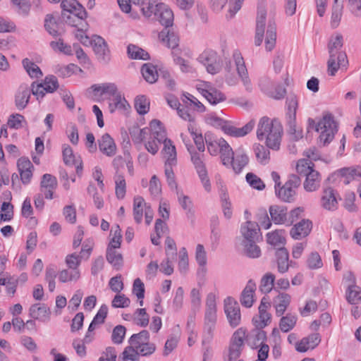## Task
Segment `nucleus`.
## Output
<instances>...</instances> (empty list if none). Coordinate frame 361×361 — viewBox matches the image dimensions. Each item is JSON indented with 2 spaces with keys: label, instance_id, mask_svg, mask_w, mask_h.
Segmentation results:
<instances>
[{
  "label": "nucleus",
  "instance_id": "f257e3e1",
  "mask_svg": "<svg viewBox=\"0 0 361 361\" xmlns=\"http://www.w3.org/2000/svg\"><path fill=\"white\" fill-rule=\"evenodd\" d=\"M283 126L277 119H270L267 116L261 118L257 129L259 140H265L267 147L274 150L280 147Z\"/></svg>",
  "mask_w": 361,
  "mask_h": 361
},
{
  "label": "nucleus",
  "instance_id": "f03ea898",
  "mask_svg": "<svg viewBox=\"0 0 361 361\" xmlns=\"http://www.w3.org/2000/svg\"><path fill=\"white\" fill-rule=\"evenodd\" d=\"M342 47L343 36L341 34H337L335 37H331L328 44L329 53L328 72L331 75H334L340 67L346 66L348 64L346 54L340 51Z\"/></svg>",
  "mask_w": 361,
  "mask_h": 361
},
{
  "label": "nucleus",
  "instance_id": "7ed1b4c3",
  "mask_svg": "<svg viewBox=\"0 0 361 361\" xmlns=\"http://www.w3.org/2000/svg\"><path fill=\"white\" fill-rule=\"evenodd\" d=\"M205 119L207 123L216 128H221L226 134L235 137L246 135L252 131L255 126V122L250 121L242 128H236L232 126L228 121L217 116L215 114L207 115Z\"/></svg>",
  "mask_w": 361,
  "mask_h": 361
},
{
  "label": "nucleus",
  "instance_id": "20e7f679",
  "mask_svg": "<svg viewBox=\"0 0 361 361\" xmlns=\"http://www.w3.org/2000/svg\"><path fill=\"white\" fill-rule=\"evenodd\" d=\"M216 311V296L214 293H209L206 298V308L204 318V331L208 340H211L213 337L217 321Z\"/></svg>",
  "mask_w": 361,
  "mask_h": 361
},
{
  "label": "nucleus",
  "instance_id": "39448f33",
  "mask_svg": "<svg viewBox=\"0 0 361 361\" xmlns=\"http://www.w3.org/2000/svg\"><path fill=\"white\" fill-rule=\"evenodd\" d=\"M316 131L320 133L319 137V143L323 145L329 144L334 137L338 131L337 123L331 114H325L315 126Z\"/></svg>",
  "mask_w": 361,
  "mask_h": 361
},
{
  "label": "nucleus",
  "instance_id": "423d86ee",
  "mask_svg": "<svg viewBox=\"0 0 361 361\" xmlns=\"http://www.w3.org/2000/svg\"><path fill=\"white\" fill-rule=\"evenodd\" d=\"M300 183L301 180L299 176L291 175L281 188H276V194L279 199L284 202H293L296 195V189L300 185Z\"/></svg>",
  "mask_w": 361,
  "mask_h": 361
},
{
  "label": "nucleus",
  "instance_id": "0eeeda50",
  "mask_svg": "<svg viewBox=\"0 0 361 361\" xmlns=\"http://www.w3.org/2000/svg\"><path fill=\"white\" fill-rule=\"evenodd\" d=\"M245 334L246 331L243 328L233 333L228 348V358L225 361H235L240 357L244 346Z\"/></svg>",
  "mask_w": 361,
  "mask_h": 361
},
{
  "label": "nucleus",
  "instance_id": "6e6552de",
  "mask_svg": "<svg viewBox=\"0 0 361 361\" xmlns=\"http://www.w3.org/2000/svg\"><path fill=\"white\" fill-rule=\"evenodd\" d=\"M224 312L229 325L232 328L238 326L241 322L240 308L238 302L232 297H227L224 300Z\"/></svg>",
  "mask_w": 361,
  "mask_h": 361
},
{
  "label": "nucleus",
  "instance_id": "1a4fd4ad",
  "mask_svg": "<svg viewBox=\"0 0 361 361\" xmlns=\"http://www.w3.org/2000/svg\"><path fill=\"white\" fill-rule=\"evenodd\" d=\"M198 61L205 66L209 73L214 75L221 70L218 55L213 50L204 51L199 56Z\"/></svg>",
  "mask_w": 361,
  "mask_h": 361
},
{
  "label": "nucleus",
  "instance_id": "9d476101",
  "mask_svg": "<svg viewBox=\"0 0 361 361\" xmlns=\"http://www.w3.org/2000/svg\"><path fill=\"white\" fill-rule=\"evenodd\" d=\"M61 16L65 23L72 27L81 30H87L88 28V24L86 21L87 13L85 8L72 13L62 12Z\"/></svg>",
  "mask_w": 361,
  "mask_h": 361
},
{
  "label": "nucleus",
  "instance_id": "9b49d317",
  "mask_svg": "<svg viewBox=\"0 0 361 361\" xmlns=\"http://www.w3.org/2000/svg\"><path fill=\"white\" fill-rule=\"evenodd\" d=\"M153 13L159 22L165 27L164 28H169L172 26L173 13L166 4L159 2L155 4Z\"/></svg>",
  "mask_w": 361,
  "mask_h": 361
},
{
  "label": "nucleus",
  "instance_id": "f8f14e48",
  "mask_svg": "<svg viewBox=\"0 0 361 361\" xmlns=\"http://www.w3.org/2000/svg\"><path fill=\"white\" fill-rule=\"evenodd\" d=\"M240 233L243 238L242 241L258 240L261 238L260 228L257 223L247 221L242 224Z\"/></svg>",
  "mask_w": 361,
  "mask_h": 361
},
{
  "label": "nucleus",
  "instance_id": "ddd939ff",
  "mask_svg": "<svg viewBox=\"0 0 361 361\" xmlns=\"http://www.w3.org/2000/svg\"><path fill=\"white\" fill-rule=\"evenodd\" d=\"M57 185L58 182L55 176L49 173H45L41 180L40 191L46 199L51 200Z\"/></svg>",
  "mask_w": 361,
  "mask_h": 361
},
{
  "label": "nucleus",
  "instance_id": "4468645a",
  "mask_svg": "<svg viewBox=\"0 0 361 361\" xmlns=\"http://www.w3.org/2000/svg\"><path fill=\"white\" fill-rule=\"evenodd\" d=\"M233 58L236 65V71L239 77L240 78L246 90L250 91L252 90V84L248 76L247 70L245 65L243 58L238 51L233 53Z\"/></svg>",
  "mask_w": 361,
  "mask_h": 361
},
{
  "label": "nucleus",
  "instance_id": "2eb2a0df",
  "mask_svg": "<svg viewBox=\"0 0 361 361\" xmlns=\"http://www.w3.org/2000/svg\"><path fill=\"white\" fill-rule=\"evenodd\" d=\"M312 228V223L309 219H302L295 224L290 231V235L294 240H300L307 236Z\"/></svg>",
  "mask_w": 361,
  "mask_h": 361
},
{
  "label": "nucleus",
  "instance_id": "dca6fc26",
  "mask_svg": "<svg viewBox=\"0 0 361 361\" xmlns=\"http://www.w3.org/2000/svg\"><path fill=\"white\" fill-rule=\"evenodd\" d=\"M276 261L277 264V270L281 274H284L288 271L292 266L293 262L289 261V253L284 247H281L275 251Z\"/></svg>",
  "mask_w": 361,
  "mask_h": 361
},
{
  "label": "nucleus",
  "instance_id": "f3484780",
  "mask_svg": "<svg viewBox=\"0 0 361 361\" xmlns=\"http://www.w3.org/2000/svg\"><path fill=\"white\" fill-rule=\"evenodd\" d=\"M256 288L257 286L255 282L250 279L243 290L240 297V302L243 307L250 308L252 306L255 302L254 294Z\"/></svg>",
  "mask_w": 361,
  "mask_h": 361
},
{
  "label": "nucleus",
  "instance_id": "a211bd4d",
  "mask_svg": "<svg viewBox=\"0 0 361 361\" xmlns=\"http://www.w3.org/2000/svg\"><path fill=\"white\" fill-rule=\"evenodd\" d=\"M267 11L264 7H260L257 11L256 20V33L255 43L256 46L261 45L264 34Z\"/></svg>",
  "mask_w": 361,
  "mask_h": 361
},
{
  "label": "nucleus",
  "instance_id": "6ab92c4d",
  "mask_svg": "<svg viewBox=\"0 0 361 361\" xmlns=\"http://www.w3.org/2000/svg\"><path fill=\"white\" fill-rule=\"evenodd\" d=\"M93 50L100 61L107 63L110 60V51L102 37L97 36L94 39Z\"/></svg>",
  "mask_w": 361,
  "mask_h": 361
},
{
  "label": "nucleus",
  "instance_id": "aec40b11",
  "mask_svg": "<svg viewBox=\"0 0 361 361\" xmlns=\"http://www.w3.org/2000/svg\"><path fill=\"white\" fill-rule=\"evenodd\" d=\"M321 342V336L319 333H313L307 337L301 339L296 343V350L300 353H305L309 349H314Z\"/></svg>",
  "mask_w": 361,
  "mask_h": 361
},
{
  "label": "nucleus",
  "instance_id": "412c9836",
  "mask_svg": "<svg viewBox=\"0 0 361 361\" xmlns=\"http://www.w3.org/2000/svg\"><path fill=\"white\" fill-rule=\"evenodd\" d=\"M30 316L42 322H49L50 319L51 311L45 304H34L29 310Z\"/></svg>",
  "mask_w": 361,
  "mask_h": 361
},
{
  "label": "nucleus",
  "instance_id": "4be33fe9",
  "mask_svg": "<svg viewBox=\"0 0 361 361\" xmlns=\"http://www.w3.org/2000/svg\"><path fill=\"white\" fill-rule=\"evenodd\" d=\"M231 160V164L228 166H231L236 173H239L248 164L249 158L245 150L240 147L235 150Z\"/></svg>",
  "mask_w": 361,
  "mask_h": 361
},
{
  "label": "nucleus",
  "instance_id": "5701e85b",
  "mask_svg": "<svg viewBox=\"0 0 361 361\" xmlns=\"http://www.w3.org/2000/svg\"><path fill=\"white\" fill-rule=\"evenodd\" d=\"M321 205L322 208L329 211H335L338 207V201L334 190L331 187L324 189L321 197Z\"/></svg>",
  "mask_w": 361,
  "mask_h": 361
},
{
  "label": "nucleus",
  "instance_id": "b1692460",
  "mask_svg": "<svg viewBox=\"0 0 361 361\" xmlns=\"http://www.w3.org/2000/svg\"><path fill=\"white\" fill-rule=\"evenodd\" d=\"M33 165L27 158H20L18 161V169L20 180L25 185L30 183L32 177Z\"/></svg>",
  "mask_w": 361,
  "mask_h": 361
},
{
  "label": "nucleus",
  "instance_id": "393cba45",
  "mask_svg": "<svg viewBox=\"0 0 361 361\" xmlns=\"http://www.w3.org/2000/svg\"><path fill=\"white\" fill-rule=\"evenodd\" d=\"M30 95L31 91L28 85H20L15 95V104L18 110H23L27 106Z\"/></svg>",
  "mask_w": 361,
  "mask_h": 361
},
{
  "label": "nucleus",
  "instance_id": "a878e982",
  "mask_svg": "<svg viewBox=\"0 0 361 361\" xmlns=\"http://www.w3.org/2000/svg\"><path fill=\"white\" fill-rule=\"evenodd\" d=\"M44 26L46 31L55 38L61 36L64 32L60 23L52 14L46 15Z\"/></svg>",
  "mask_w": 361,
  "mask_h": 361
},
{
  "label": "nucleus",
  "instance_id": "bb28decb",
  "mask_svg": "<svg viewBox=\"0 0 361 361\" xmlns=\"http://www.w3.org/2000/svg\"><path fill=\"white\" fill-rule=\"evenodd\" d=\"M90 90L95 97H102L103 95L114 97L118 92L117 86L114 83L96 84L91 86Z\"/></svg>",
  "mask_w": 361,
  "mask_h": 361
},
{
  "label": "nucleus",
  "instance_id": "cd10ccee",
  "mask_svg": "<svg viewBox=\"0 0 361 361\" xmlns=\"http://www.w3.org/2000/svg\"><path fill=\"white\" fill-rule=\"evenodd\" d=\"M99 150L108 157L116 154V146L109 134L105 133L98 140Z\"/></svg>",
  "mask_w": 361,
  "mask_h": 361
},
{
  "label": "nucleus",
  "instance_id": "c85d7f7f",
  "mask_svg": "<svg viewBox=\"0 0 361 361\" xmlns=\"http://www.w3.org/2000/svg\"><path fill=\"white\" fill-rule=\"evenodd\" d=\"M206 87V89L201 90V93L211 104L215 105L226 99L225 94L220 90L207 85Z\"/></svg>",
  "mask_w": 361,
  "mask_h": 361
},
{
  "label": "nucleus",
  "instance_id": "c756f323",
  "mask_svg": "<svg viewBox=\"0 0 361 361\" xmlns=\"http://www.w3.org/2000/svg\"><path fill=\"white\" fill-rule=\"evenodd\" d=\"M164 148L162 153L166 159L165 164L176 165V150L171 140L166 137L162 140Z\"/></svg>",
  "mask_w": 361,
  "mask_h": 361
},
{
  "label": "nucleus",
  "instance_id": "7c9ffc66",
  "mask_svg": "<svg viewBox=\"0 0 361 361\" xmlns=\"http://www.w3.org/2000/svg\"><path fill=\"white\" fill-rule=\"evenodd\" d=\"M130 107L129 104L120 92L113 97L109 103V109L111 114L116 110L123 111H127Z\"/></svg>",
  "mask_w": 361,
  "mask_h": 361
},
{
  "label": "nucleus",
  "instance_id": "2f4dec72",
  "mask_svg": "<svg viewBox=\"0 0 361 361\" xmlns=\"http://www.w3.org/2000/svg\"><path fill=\"white\" fill-rule=\"evenodd\" d=\"M271 220L276 224L287 223V209L283 206L273 205L269 207Z\"/></svg>",
  "mask_w": 361,
  "mask_h": 361
},
{
  "label": "nucleus",
  "instance_id": "473e14b6",
  "mask_svg": "<svg viewBox=\"0 0 361 361\" xmlns=\"http://www.w3.org/2000/svg\"><path fill=\"white\" fill-rule=\"evenodd\" d=\"M274 306L276 309V314L278 317L283 314L290 302V295L286 293H279L274 299Z\"/></svg>",
  "mask_w": 361,
  "mask_h": 361
},
{
  "label": "nucleus",
  "instance_id": "72a5a7b5",
  "mask_svg": "<svg viewBox=\"0 0 361 361\" xmlns=\"http://www.w3.org/2000/svg\"><path fill=\"white\" fill-rule=\"evenodd\" d=\"M284 235L285 231L283 229L269 232L266 235L267 243L274 247H283L286 243Z\"/></svg>",
  "mask_w": 361,
  "mask_h": 361
},
{
  "label": "nucleus",
  "instance_id": "f704fd0d",
  "mask_svg": "<svg viewBox=\"0 0 361 361\" xmlns=\"http://www.w3.org/2000/svg\"><path fill=\"white\" fill-rule=\"evenodd\" d=\"M305 180L304 182V188L307 192H313L317 190L320 185V176L318 171L314 170L310 171L306 176Z\"/></svg>",
  "mask_w": 361,
  "mask_h": 361
},
{
  "label": "nucleus",
  "instance_id": "c9c22d12",
  "mask_svg": "<svg viewBox=\"0 0 361 361\" xmlns=\"http://www.w3.org/2000/svg\"><path fill=\"white\" fill-rule=\"evenodd\" d=\"M159 38L169 48L174 49L178 45V36L171 32L170 28H164L159 34Z\"/></svg>",
  "mask_w": 361,
  "mask_h": 361
},
{
  "label": "nucleus",
  "instance_id": "e433bc0d",
  "mask_svg": "<svg viewBox=\"0 0 361 361\" xmlns=\"http://www.w3.org/2000/svg\"><path fill=\"white\" fill-rule=\"evenodd\" d=\"M149 340V334L147 330H142L138 334H133L129 340V345L133 348H140L145 343Z\"/></svg>",
  "mask_w": 361,
  "mask_h": 361
},
{
  "label": "nucleus",
  "instance_id": "4c0bfd02",
  "mask_svg": "<svg viewBox=\"0 0 361 361\" xmlns=\"http://www.w3.org/2000/svg\"><path fill=\"white\" fill-rule=\"evenodd\" d=\"M152 138L158 142H162L166 137V133L160 121L154 119L149 123V128Z\"/></svg>",
  "mask_w": 361,
  "mask_h": 361
},
{
  "label": "nucleus",
  "instance_id": "58836bf2",
  "mask_svg": "<svg viewBox=\"0 0 361 361\" xmlns=\"http://www.w3.org/2000/svg\"><path fill=\"white\" fill-rule=\"evenodd\" d=\"M220 143L219 153L222 163L224 165L228 166V164H230L231 161V159L233 155H234L235 152L224 139L220 138Z\"/></svg>",
  "mask_w": 361,
  "mask_h": 361
},
{
  "label": "nucleus",
  "instance_id": "ea45409f",
  "mask_svg": "<svg viewBox=\"0 0 361 361\" xmlns=\"http://www.w3.org/2000/svg\"><path fill=\"white\" fill-rule=\"evenodd\" d=\"M144 207L146 208L147 206L143 197L139 195L135 196L133 200V217L137 224L142 222Z\"/></svg>",
  "mask_w": 361,
  "mask_h": 361
},
{
  "label": "nucleus",
  "instance_id": "a19ab883",
  "mask_svg": "<svg viewBox=\"0 0 361 361\" xmlns=\"http://www.w3.org/2000/svg\"><path fill=\"white\" fill-rule=\"evenodd\" d=\"M114 178L116 185V196L118 199L122 200L124 198L126 192V183L125 178L123 174L116 171Z\"/></svg>",
  "mask_w": 361,
  "mask_h": 361
},
{
  "label": "nucleus",
  "instance_id": "79ce46f5",
  "mask_svg": "<svg viewBox=\"0 0 361 361\" xmlns=\"http://www.w3.org/2000/svg\"><path fill=\"white\" fill-rule=\"evenodd\" d=\"M341 174L343 183L348 185L352 180L361 178V168H344L341 170Z\"/></svg>",
  "mask_w": 361,
  "mask_h": 361
},
{
  "label": "nucleus",
  "instance_id": "37998d69",
  "mask_svg": "<svg viewBox=\"0 0 361 361\" xmlns=\"http://www.w3.org/2000/svg\"><path fill=\"white\" fill-rule=\"evenodd\" d=\"M80 277L79 269H66L61 271L59 274V279L61 283L69 281H77Z\"/></svg>",
  "mask_w": 361,
  "mask_h": 361
},
{
  "label": "nucleus",
  "instance_id": "c03bdc74",
  "mask_svg": "<svg viewBox=\"0 0 361 361\" xmlns=\"http://www.w3.org/2000/svg\"><path fill=\"white\" fill-rule=\"evenodd\" d=\"M275 276L271 272L266 273L261 279L259 290L264 294L271 291L274 286Z\"/></svg>",
  "mask_w": 361,
  "mask_h": 361
},
{
  "label": "nucleus",
  "instance_id": "a18cd8bd",
  "mask_svg": "<svg viewBox=\"0 0 361 361\" xmlns=\"http://www.w3.org/2000/svg\"><path fill=\"white\" fill-rule=\"evenodd\" d=\"M106 257L107 262L116 269H120L123 266V256L116 250L112 248L106 249Z\"/></svg>",
  "mask_w": 361,
  "mask_h": 361
},
{
  "label": "nucleus",
  "instance_id": "49530a36",
  "mask_svg": "<svg viewBox=\"0 0 361 361\" xmlns=\"http://www.w3.org/2000/svg\"><path fill=\"white\" fill-rule=\"evenodd\" d=\"M145 80L149 83L155 82L158 79V73L156 67L151 63H145L141 68Z\"/></svg>",
  "mask_w": 361,
  "mask_h": 361
},
{
  "label": "nucleus",
  "instance_id": "de8ad7c7",
  "mask_svg": "<svg viewBox=\"0 0 361 361\" xmlns=\"http://www.w3.org/2000/svg\"><path fill=\"white\" fill-rule=\"evenodd\" d=\"M257 240L252 241H242L241 244L243 246L244 252L248 257L257 258L261 255V250L256 243Z\"/></svg>",
  "mask_w": 361,
  "mask_h": 361
},
{
  "label": "nucleus",
  "instance_id": "09e8293b",
  "mask_svg": "<svg viewBox=\"0 0 361 361\" xmlns=\"http://www.w3.org/2000/svg\"><path fill=\"white\" fill-rule=\"evenodd\" d=\"M187 147L191 156V161L197 173H202V176L204 175V172L207 171V170L202 160L200 154L195 151L192 146H188Z\"/></svg>",
  "mask_w": 361,
  "mask_h": 361
},
{
  "label": "nucleus",
  "instance_id": "8fccbe9b",
  "mask_svg": "<svg viewBox=\"0 0 361 361\" xmlns=\"http://www.w3.org/2000/svg\"><path fill=\"white\" fill-rule=\"evenodd\" d=\"M133 4L141 6V11L144 16L149 18L154 12V6L159 0H132Z\"/></svg>",
  "mask_w": 361,
  "mask_h": 361
},
{
  "label": "nucleus",
  "instance_id": "3c124183",
  "mask_svg": "<svg viewBox=\"0 0 361 361\" xmlns=\"http://www.w3.org/2000/svg\"><path fill=\"white\" fill-rule=\"evenodd\" d=\"M266 340V332L262 330H257L255 334H252L248 337L247 343L250 348H257L258 347H261L262 345L265 344L264 341Z\"/></svg>",
  "mask_w": 361,
  "mask_h": 361
},
{
  "label": "nucleus",
  "instance_id": "603ef678",
  "mask_svg": "<svg viewBox=\"0 0 361 361\" xmlns=\"http://www.w3.org/2000/svg\"><path fill=\"white\" fill-rule=\"evenodd\" d=\"M220 197L224 214L226 219H229L232 216L231 203L229 201L226 189L223 185H221L220 189Z\"/></svg>",
  "mask_w": 361,
  "mask_h": 361
},
{
  "label": "nucleus",
  "instance_id": "864d4df0",
  "mask_svg": "<svg viewBox=\"0 0 361 361\" xmlns=\"http://www.w3.org/2000/svg\"><path fill=\"white\" fill-rule=\"evenodd\" d=\"M127 52L132 59L148 60L149 59V55L145 50L134 44L128 46Z\"/></svg>",
  "mask_w": 361,
  "mask_h": 361
},
{
  "label": "nucleus",
  "instance_id": "5fc2aeb1",
  "mask_svg": "<svg viewBox=\"0 0 361 361\" xmlns=\"http://www.w3.org/2000/svg\"><path fill=\"white\" fill-rule=\"evenodd\" d=\"M361 290L359 286L355 284H348L346 290V300L352 305L356 304L361 300Z\"/></svg>",
  "mask_w": 361,
  "mask_h": 361
},
{
  "label": "nucleus",
  "instance_id": "6e6d98bb",
  "mask_svg": "<svg viewBox=\"0 0 361 361\" xmlns=\"http://www.w3.org/2000/svg\"><path fill=\"white\" fill-rule=\"evenodd\" d=\"M287 120V125L288 127V133L293 141H298L302 138V130L298 128L295 123V118H289Z\"/></svg>",
  "mask_w": 361,
  "mask_h": 361
},
{
  "label": "nucleus",
  "instance_id": "4d7b16f0",
  "mask_svg": "<svg viewBox=\"0 0 361 361\" xmlns=\"http://www.w3.org/2000/svg\"><path fill=\"white\" fill-rule=\"evenodd\" d=\"M276 39V26L274 23L271 24L269 23L267 34H266V39H265V46L266 49L267 51H271L275 47Z\"/></svg>",
  "mask_w": 361,
  "mask_h": 361
},
{
  "label": "nucleus",
  "instance_id": "13d9d810",
  "mask_svg": "<svg viewBox=\"0 0 361 361\" xmlns=\"http://www.w3.org/2000/svg\"><path fill=\"white\" fill-rule=\"evenodd\" d=\"M134 106L139 114L145 115L149 110V101L145 95L137 96L135 99Z\"/></svg>",
  "mask_w": 361,
  "mask_h": 361
},
{
  "label": "nucleus",
  "instance_id": "bf43d9fd",
  "mask_svg": "<svg viewBox=\"0 0 361 361\" xmlns=\"http://www.w3.org/2000/svg\"><path fill=\"white\" fill-rule=\"evenodd\" d=\"M23 68L31 78H39L42 73L39 66L28 59H24L22 61Z\"/></svg>",
  "mask_w": 361,
  "mask_h": 361
},
{
  "label": "nucleus",
  "instance_id": "052dcab7",
  "mask_svg": "<svg viewBox=\"0 0 361 361\" xmlns=\"http://www.w3.org/2000/svg\"><path fill=\"white\" fill-rule=\"evenodd\" d=\"M297 322V317L288 314L280 319L279 327L283 332H288L294 328Z\"/></svg>",
  "mask_w": 361,
  "mask_h": 361
},
{
  "label": "nucleus",
  "instance_id": "680f3d73",
  "mask_svg": "<svg viewBox=\"0 0 361 361\" xmlns=\"http://www.w3.org/2000/svg\"><path fill=\"white\" fill-rule=\"evenodd\" d=\"M61 7L62 12L72 13L82 9H85L84 6L77 0H62Z\"/></svg>",
  "mask_w": 361,
  "mask_h": 361
},
{
  "label": "nucleus",
  "instance_id": "e2e57ef3",
  "mask_svg": "<svg viewBox=\"0 0 361 361\" xmlns=\"http://www.w3.org/2000/svg\"><path fill=\"white\" fill-rule=\"evenodd\" d=\"M133 321L138 326H147L149 324V316L145 308L137 309L133 314Z\"/></svg>",
  "mask_w": 361,
  "mask_h": 361
},
{
  "label": "nucleus",
  "instance_id": "0e129e2a",
  "mask_svg": "<svg viewBox=\"0 0 361 361\" xmlns=\"http://www.w3.org/2000/svg\"><path fill=\"white\" fill-rule=\"evenodd\" d=\"M254 151L258 161L262 164H267L269 160V150L264 145L256 144L254 146Z\"/></svg>",
  "mask_w": 361,
  "mask_h": 361
},
{
  "label": "nucleus",
  "instance_id": "69168bd1",
  "mask_svg": "<svg viewBox=\"0 0 361 361\" xmlns=\"http://www.w3.org/2000/svg\"><path fill=\"white\" fill-rule=\"evenodd\" d=\"M343 4L342 2L334 3L332 6L331 25L333 28L338 26L342 17Z\"/></svg>",
  "mask_w": 361,
  "mask_h": 361
},
{
  "label": "nucleus",
  "instance_id": "338daca9",
  "mask_svg": "<svg viewBox=\"0 0 361 361\" xmlns=\"http://www.w3.org/2000/svg\"><path fill=\"white\" fill-rule=\"evenodd\" d=\"M119 361H140L138 351L133 346H126L119 355Z\"/></svg>",
  "mask_w": 361,
  "mask_h": 361
},
{
  "label": "nucleus",
  "instance_id": "774afa93",
  "mask_svg": "<svg viewBox=\"0 0 361 361\" xmlns=\"http://www.w3.org/2000/svg\"><path fill=\"white\" fill-rule=\"evenodd\" d=\"M286 104L288 106V111L286 113V119L295 118L296 111L298 108V99L295 94H290L287 97Z\"/></svg>",
  "mask_w": 361,
  "mask_h": 361
}]
</instances>
